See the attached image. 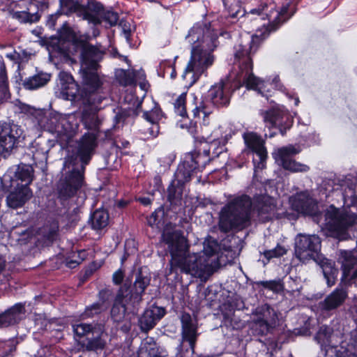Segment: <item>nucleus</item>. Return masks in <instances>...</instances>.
I'll return each mask as SVG.
<instances>
[{
    "instance_id": "obj_1",
    "label": "nucleus",
    "mask_w": 357,
    "mask_h": 357,
    "mask_svg": "<svg viewBox=\"0 0 357 357\" xmlns=\"http://www.w3.org/2000/svg\"><path fill=\"white\" fill-rule=\"evenodd\" d=\"M286 8L280 11L275 10L274 4H264L257 8L252 9L247 13V17L254 20L256 24L267 20L268 22L264 23L261 28H258L257 33L250 40H241L234 46V56L241 61L240 67L245 71L244 80L247 88L257 91L259 93L265 96L268 91V84L252 73V63L251 54H254L258 48L259 38H265L266 34L275 31L286 20L284 14L287 13Z\"/></svg>"
},
{
    "instance_id": "obj_2",
    "label": "nucleus",
    "mask_w": 357,
    "mask_h": 357,
    "mask_svg": "<svg viewBox=\"0 0 357 357\" xmlns=\"http://www.w3.org/2000/svg\"><path fill=\"white\" fill-rule=\"evenodd\" d=\"M257 212L259 219L266 222L272 218L275 212L274 199L268 195H260L254 198L243 195L230 200L219 213L218 226L221 231L229 232L232 230H242L250 225L251 208Z\"/></svg>"
},
{
    "instance_id": "obj_3",
    "label": "nucleus",
    "mask_w": 357,
    "mask_h": 357,
    "mask_svg": "<svg viewBox=\"0 0 357 357\" xmlns=\"http://www.w3.org/2000/svg\"><path fill=\"white\" fill-rule=\"evenodd\" d=\"M185 40L191 45V54L183 77L192 86L214 62L211 52L217 47V35L206 25L196 24Z\"/></svg>"
},
{
    "instance_id": "obj_4",
    "label": "nucleus",
    "mask_w": 357,
    "mask_h": 357,
    "mask_svg": "<svg viewBox=\"0 0 357 357\" xmlns=\"http://www.w3.org/2000/svg\"><path fill=\"white\" fill-rule=\"evenodd\" d=\"M162 242L167 245L171 255V268L195 278H206L210 275L211 267L197 253H190L189 244L183 231L176 229L171 224L167 225L162 231Z\"/></svg>"
},
{
    "instance_id": "obj_5",
    "label": "nucleus",
    "mask_w": 357,
    "mask_h": 357,
    "mask_svg": "<svg viewBox=\"0 0 357 357\" xmlns=\"http://www.w3.org/2000/svg\"><path fill=\"white\" fill-rule=\"evenodd\" d=\"M97 146V136L93 133H85L79 140L76 157L68 158L65 166L73 170L61 180L58 186L59 196L66 200L75 195L84 183L85 166L90 161Z\"/></svg>"
},
{
    "instance_id": "obj_6",
    "label": "nucleus",
    "mask_w": 357,
    "mask_h": 357,
    "mask_svg": "<svg viewBox=\"0 0 357 357\" xmlns=\"http://www.w3.org/2000/svg\"><path fill=\"white\" fill-rule=\"evenodd\" d=\"M80 52V74L86 90H99L102 82L97 73L99 62L102 59L105 50L100 46H94L86 41H78L76 47Z\"/></svg>"
},
{
    "instance_id": "obj_7",
    "label": "nucleus",
    "mask_w": 357,
    "mask_h": 357,
    "mask_svg": "<svg viewBox=\"0 0 357 357\" xmlns=\"http://www.w3.org/2000/svg\"><path fill=\"white\" fill-rule=\"evenodd\" d=\"M85 96L83 98V109L82 112V121L88 130L98 131L103 118L99 114L102 102L105 96L99 92V90L89 91L84 88Z\"/></svg>"
},
{
    "instance_id": "obj_8",
    "label": "nucleus",
    "mask_w": 357,
    "mask_h": 357,
    "mask_svg": "<svg viewBox=\"0 0 357 357\" xmlns=\"http://www.w3.org/2000/svg\"><path fill=\"white\" fill-rule=\"evenodd\" d=\"M324 224L328 230L342 234L349 228L357 229V215L331 205L325 211Z\"/></svg>"
},
{
    "instance_id": "obj_9",
    "label": "nucleus",
    "mask_w": 357,
    "mask_h": 357,
    "mask_svg": "<svg viewBox=\"0 0 357 357\" xmlns=\"http://www.w3.org/2000/svg\"><path fill=\"white\" fill-rule=\"evenodd\" d=\"M251 322L252 329L257 335H266L273 328L278 320V314L269 305L258 306L253 312Z\"/></svg>"
},
{
    "instance_id": "obj_10",
    "label": "nucleus",
    "mask_w": 357,
    "mask_h": 357,
    "mask_svg": "<svg viewBox=\"0 0 357 357\" xmlns=\"http://www.w3.org/2000/svg\"><path fill=\"white\" fill-rule=\"evenodd\" d=\"M320 248L321 241L317 235L299 234L295 238V255L303 263L314 259Z\"/></svg>"
},
{
    "instance_id": "obj_11",
    "label": "nucleus",
    "mask_w": 357,
    "mask_h": 357,
    "mask_svg": "<svg viewBox=\"0 0 357 357\" xmlns=\"http://www.w3.org/2000/svg\"><path fill=\"white\" fill-rule=\"evenodd\" d=\"M300 152L299 146L288 145L278 149L275 154V159L280 165L287 170L292 172H306L310 170V167L293 159V157Z\"/></svg>"
},
{
    "instance_id": "obj_12",
    "label": "nucleus",
    "mask_w": 357,
    "mask_h": 357,
    "mask_svg": "<svg viewBox=\"0 0 357 357\" xmlns=\"http://www.w3.org/2000/svg\"><path fill=\"white\" fill-rule=\"evenodd\" d=\"M181 337L182 342L177 348L176 357H184L185 352H188V349H183V342L187 341L189 343L192 354L195 353V347L198 336L197 326L190 314L183 313L181 317Z\"/></svg>"
},
{
    "instance_id": "obj_13",
    "label": "nucleus",
    "mask_w": 357,
    "mask_h": 357,
    "mask_svg": "<svg viewBox=\"0 0 357 357\" xmlns=\"http://www.w3.org/2000/svg\"><path fill=\"white\" fill-rule=\"evenodd\" d=\"M22 135V130L15 124L10 123H0V155L6 158L17 143Z\"/></svg>"
},
{
    "instance_id": "obj_14",
    "label": "nucleus",
    "mask_w": 357,
    "mask_h": 357,
    "mask_svg": "<svg viewBox=\"0 0 357 357\" xmlns=\"http://www.w3.org/2000/svg\"><path fill=\"white\" fill-rule=\"evenodd\" d=\"M150 280L151 278L148 274L140 270L136 275L133 289H130V287H127L126 284L119 289H123V293L127 295V300H132V307L135 305H139L142 300V294L149 285Z\"/></svg>"
},
{
    "instance_id": "obj_15",
    "label": "nucleus",
    "mask_w": 357,
    "mask_h": 357,
    "mask_svg": "<svg viewBox=\"0 0 357 357\" xmlns=\"http://www.w3.org/2000/svg\"><path fill=\"white\" fill-rule=\"evenodd\" d=\"M126 298L127 295L123 293V289H119L111 309V317L116 322L122 321L127 314H136L138 311L139 306L135 305L132 309V300Z\"/></svg>"
},
{
    "instance_id": "obj_16",
    "label": "nucleus",
    "mask_w": 357,
    "mask_h": 357,
    "mask_svg": "<svg viewBox=\"0 0 357 357\" xmlns=\"http://www.w3.org/2000/svg\"><path fill=\"white\" fill-rule=\"evenodd\" d=\"M204 167H200L197 162V158L192 153H189L185 156V160L178 165L174 174V180L177 181L178 185H184L190 181L193 174L197 172L202 171Z\"/></svg>"
},
{
    "instance_id": "obj_17",
    "label": "nucleus",
    "mask_w": 357,
    "mask_h": 357,
    "mask_svg": "<svg viewBox=\"0 0 357 357\" xmlns=\"http://www.w3.org/2000/svg\"><path fill=\"white\" fill-rule=\"evenodd\" d=\"M163 116L162 112L159 105L154 102L153 107L149 111H144L142 117L145 122L142 126L140 130L145 135L156 137L159 133V121Z\"/></svg>"
},
{
    "instance_id": "obj_18",
    "label": "nucleus",
    "mask_w": 357,
    "mask_h": 357,
    "mask_svg": "<svg viewBox=\"0 0 357 357\" xmlns=\"http://www.w3.org/2000/svg\"><path fill=\"white\" fill-rule=\"evenodd\" d=\"M57 86V96L63 100H73L79 92L78 84L72 75L66 72L59 73Z\"/></svg>"
},
{
    "instance_id": "obj_19",
    "label": "nucleus",
    "mask_w": 357,
    "mask_h": 357,
    "mask_svg": "<svg viewBox=\"0 0 357 357\" xmlns=\"http://www.w3.org/2000/svg\"><path fill=\"white\" fill-rule=\"evenodd\" d=\"M59 11L61 15H66L75 13L78 17H82L83 20H86L94 24L100 23L98 17L92 15L84 6L73 0H60Z\"/></svg>"
},
{
    "instance_id": "obj_20",
    "label": "nucleus",
    "mask_w": 357,
    "mask_h": 357,
    "mask_svg": "<svg viewBox=\"0 0 357 357\" xmlns=\"http://www.w3.org/2000/svg\"><path fill=\"white\" fill-rule=\"evenodd\" d=\"M225 141L222 139L213 138L211 142L207 144V148L204 147L202 153H195L197 158V162L200 167H206V165L213 158L218 157L223 151Z\"/></svg>"
},
{
    "instance_id": "obj_21",
    "label": "nucleus",
    "mask_w": 357,
    "mask_h": 357,
    "mask_svg": "<svg viewBox=\"0 0 357 357\" xmlns=\"http://www.w3.org/2000/svg\"><path fill=\"white\" fill-rule=\"evenodd\" d=\"M244 140L248 147H249L253 153H255L258 157L259 161L255 167L263 169L267 158V151L264 147L263 139L255 133L251 132L244 135Z\"/></svg>"
},
{
    "instance_id": "obj_22",
    "label": "nucleus",
    "mask_w": 357,
    "mask_h": 357,
    "mask_svg": "<svg viewBox=\"0 0 357 357\" xmlns=\"http://www.w3.org/2000/svg\"><path fill=\"white\" fill-rule=\"evenodd\" d=\"M209 106L223 107L229 105L230 101L229 91L225 88L223 82H220L209 89L208 92Z\"/></svg>"
},
{
    "instance_id": "obj_23",
    "label": "nucleus",
    "mask_w": 357,
    "mask_h": 357,
    "mask_svg": "<svg viewBox=\"0 0 357 357\" xmlns=\"http://www.w3.org/2000/svg\"><path fill=\"white\" fill-rule=\"evenodd\" d=\"M165 314V310L157 306H152L146 310L139 319V326L141 330L146 333L150 331Z\"/></svg>"
},
{
    "instance_id": "obj_24",
    "label": "nucleus",
    "mask_w": 357,
    "mask_h": 357,
    "mask_svg": "<svg viewBox=\"0 0 357 357\" xmlns=\"http://www.w3.org/2000/svg\"><path fill=\"white\" fill-rule=\"evenodd\" d=\"M31 197L30 188L18 183L15 189L8 195L7 204L10 208H17L22 206Z\"/></svg>"
},
{
    "instance_id": "obj_25",
    "label": "nucleus",
    "mask_w": 357,
    "mask_h": 357,
    "mask_svg": "<svg viewBox=\"0 0 357 357\" xmlns=\"http://www.w3.org/2000/svg\"><path fill=\"white\" fill-rule=\"evenodd\" d=\"M292 207L299 213L314 215L317 209L315 201L306 193H301L291 201Z\"/></svg>"
},
{
    "instance_id": "obj_26",
    "label": "nucleus",
    "mask_w": 357,
    "mask_h": 357,
    "mask_svg": "<svg viewBox=\"0 0 357 357\" xmlns=\"http://www.w3.org/2000/svg\"><path fill=\"white\" fill-rule=\"evenodd\" d=\"M137 357H169V356L167 351L159 347L152 337H146L141 343Z\"/></svg>"
},
{
    "instance_id": "obj_27",
    "label": "nucleus",
    "mask_w": 357,
    "mask_h": 357,
    "mask_svg": "<svg viewBox=\"0 0 357 357\" xmlns=\"http://www.w3.org/2000/svg\"><path fill=\"white\" fill-rule=\"evenodd\" d=\"M24 313V306L17 303L0 314V327H8L18 322Z\"/></svg>"
},
{
    "instance_id": "obj_28",
    "label": "nucleus",
    "mask_w": 357,
    "mask_h": 357,
    "mask_svg": "<svg viewBox=\"0 0 357 357\" xmlns=\"http://www.w3.org/2000/svg\"><path fill=\"white\" fill-rule=\"evenodd\" d=\"M347 296V292L342 288H337L328 295L320 303L321 308L329 311L337 308L342 305Z\"/></svg>"
},
{
    "instance_id": "obj_29",
    "label": "nucleus",
    "mask_w": 357,
    "mask_h": 357,
    "mask_svg": "<svg viewBox=\"0 0 357 357\" xmlns=\"http://www.w3.org/2000/svg\"><path fill=\"white\" fill-rule=\"evenodd\" d=\"M33 149L34 150L32 151V157L35 165L43 172L46 171L47 167V153L50 151L48 146L45 142H38Z\"/></svg>"
},
{
    "instance_id": "obj_30",
    "label": "nucleus",
    "mask_w": 357,
    "mask_h": 357,
    "mask_svg": "<svg viewBox=\"0 0 357 357\" xmlns=\"http://www.w3.org/2000/svg\"><path fill=\"white\" fill-rule=\"evenodd\" d=\"M338 262L341 264L342 275L345 273H351V270L357 263V250H340Z\"/></svg>"
},
{
    "instance_id": "obj_31",
    "label": "nucleus",
    "mask_w": 357,
    "mask_h": 357,
    "mask_svg": "<svg viewBox=\"0 0 357 357\" xmlns=\"http://www.w3.org/2000/svg\"><path fill=\"white\" fill-rule=\"evenodd\" d=\"M74 118L70 116L62 115L59 127H57V135L72 137L77 128V124L73 122Z\"/></svg>"
},
{
    "instance_id": "obj_32",
    "label": "nucleus",
    "mask_w": 357,
    "mask_h": 357,
    "mask_svg": "<svg viewBox=\"0 0 357 357\" xmlns=\"http://www.w3.org/2000/svg\"><path fill=\"white\" fill-rule=\"evenodd\" d=\"M50 79V74L41 73L28 78L23 85L26 89L33 90L45 86Z\"/></svg>"
},
{
    "instance_id": "obj_33",
    "label": "nucleus",
    "mask_w": 357,
    "mask_h": 357,
    "mask_svg": "<svg viewBox=\"0 0 357 357\" xmlns=\"http://www.w3.org/2000/svg\"><path fill=\"white\" fill-rule=\"evenodd\" d=\"M15 177L17 180L24 183L20 185H26L29 187V185L32 182L33 178V169L32 166L26 164H21L19 165L15 173Z\"/></svg>"
},
{
    "instance_id": "obj_34",
    "label": "nucleus",
    "mask_w": 357,
    "mask_h": 357,
    "mask_svg": "<svg viewBox=\"0 0 357 357\" xmlns=\"http://www.w3.org/2000/svg\"><path fill=\"white\" fill-rule=\"evenodd\" d=\"M91 226L93 229L99 230L108 225V213L102 209H98L94 211L91 218Z\"/></svg>"
},
{
    "instance_id": "obj_35",
    "label": "nucleus",
    "mask_w": 357,
    "mask_h": 357,
    "mask_svg": "<svg viewBox=\"0 0 357 357\" xmlns=\"http://www.w3.org/2000/svg\"><path fill=\"white\" fill-rule=\"evenodd\" d=\"M184 185H178L177 181L173 180L167 189V199L172 204H178L183 195Z\"/></svg>"
},
{
    "instance_id": "obj_36",
    "label": "nucleus",
    "mask_w": 357,
    "mask_h": 357,
    "mask_svg": "<svg viewBox=\"0 0 357 357\" xmlns=\"http://www.w3.org/2000/svg\"><path fill=\"white\" fill-rule=\"evenodd\" d=\"M285 111L278 108L266 111L264 113V120L270 127H278L280 128L281 117L284 116Z\"/></svg>"
},
{
    "instance_id": "obj_37",
    "label": "nucleus",
    "mask_w": 357,
    "mask_h": 357,
    "mask_svg": "<svg viewBox=\"0 0 357 357\" xmlns=\"http://www.w3.org/2000/svg\"><path fill=\"white\" fill-rule=\"evenodd\" d=\"M104 328L102 324L97 326V330L94 331V337L89 339L86 343V349L89 350L101 349L105 346V341L102 340L101 335Z\"/></svg>"
},
{
    "instance_id": "obj_38",
    "label": "nucleus",
    "mask_w": 357,
    "mask_h": 357,
    "mask_svg": "<svg viewBox=\"0 0 357 357\" xmlns=\"http://www.w3.org/2000/svg\"><path fill=\"white\" fill-rule=\"evenodd\" d=\"M62 114L51 112L45 117V121H42L43 126L50 132L57 134V127L60 123Z\"/></svg>"
},
{
    "instance_id": "obj_39",
    "label": "nucleus",
    "mask_w": 357,
    "mask_h": 357,
    "mask_svg": "<svg viewBox=\"0 0 357 357\" xmlns=\"http://www.w3.org/2000/svg\"><path fill=\"white\" fill-rule=\"evenodd\" d=\"M116 77L121 85H131L135 82V71L134 70L119 69L116 71Z\"/></svg>"
},
{
    "instance_id": "obj_40",
    "label": "nucleus",
    "mask_w": 357,
    "mask_h": 357,
    "mask_svg": "<svg viewBox=\"0 0 357 357\" xmlns=\"http://www.w3.org/2000/svg\"><path fill=\"white\" fill-rule=\"evenodd\" d=\"M99 324H96L94 325L79 323L73 325V331L76 335L81 337L87 335L90 333L94 335V331L97 330V326Z\"/></svg>"
},
{
    "instance_id": "obj_41",
    "label": "nucleus",
    "mask_w": 357,
    "mask_h": 357,
    "mask_svg": "<svg viewBox=\"0 0 357 357\" xmlns=\"http://www.w3.org/2000/svg\"><path fill=\"white\" fill-rule=\"evenodd\" d=\"M213 112L212 107L209 106L207 100H202L196 104L195 107L192 110L194 117H199L200 113L204 114V118L208 116Z\"/></svg>"
},
{
    "instance_id": "obj_42",
    "label": "nucleus",
    "mask_w": 357,
    "mask_h": 357,
    "mask_svg": "<svg viewBox=\"0 0 357 357\" xmlns=\"http://www.w3.org/2000/svg\"><path fill=\"white\" fill-rule=\"evenodd\" d=\"M331 334V329L329 327L323 326L320 327L314 338L321 346L327 345L330 343L329 338Z\"/></svg>"
},
{
    "instance_id": "obj_43",
    "label": "nucleus",
    "mask_w": 357,
    "mask_h": 357,
    "mask_svg": "<svg viewBox=\"0 0 357 357\" xmlns=\"http://www.w3.org/2000/svg\"><path fill=\"white\" fill-rule=\"evenodd\" d=\"M60 37L68 41L73 42V45L77 47V43L78 41H83L82 40H78L76 38L74 31L66 24H63L59 31Z\"/></svg>"
},
{
    "instance_id": "obj_44",
    "label": "nucleus",
    "mask_w": 357,
    "mask_h": 357,
    "mask_svg": "<svg viewBox=\"0 0 357 357\" xmlns=\"http://www.w3.org/2000/svg\"><path fill=\"white\" fill-rule=\"evenodd\" d=\"M185 101L186 93H183L176 99L174 103L175 112L182 117H185L187 116V112L185 109Z\"/></svg>"
},
{
    "instance_id": "obj_45",
    "label": "nucleus",
    "mask_w": 357,
    "mask_h": 357,
    "mask_svg": "<svg viewBox=\"0 0 357 357\" xmlns=\"http://www.w3.org/2000/svg\"><path fill=\"white\" fill-rule=\"evenodd\" d=\"M287 248L281 245H278L275 248L271 250H267L264 252V257L270 260L274 257H280L287 253Z\"/></svg>"
},
{
    "instance_id": "obj_46",
    "label": "nucleus",
    "mask_w": 357,
    "mask_h": 357,
    "mask_svg": "<svg viewBox=\"0 0 357 357\" xmlns=\"http://www.w3.org/2000/svg\"><path fill=\"white\" fill-rule=\"evenodd\" d=\"M261 284L264 288L271 290L275 293H279L284 289L283 283L280 280L262 281L261 282Z\"/></svg>"
},
{
    "instance_id": "obj_47",
    "label": "nucleus",
    "mask_w": 357,
    "mask_h": 357,
    "mask_svg": "<svg viewBox=\"0 0 357 357\" xmlns=\"http://www.w3.org/2000/svg\"><path fill=\"white\" fill-rule=\"evenodd\" d=\"M8 88V77L3 61H0V90L6 95Z\"/></svg>"
},
{
    "instance_id": "obj_48",
    "label": "nucleus",
    "mask_w": 357,
    "mask_h": 357,
    "mask_svg": "<svg viewBox=\"0 0 357 357\" xmlns=\"http://www.w3.org/2000/svg\"><path fill=\"white\" fill-rule=\"evenodd\" d=\"M13 17L18 19L22 22H35L39 20V16L36 14H30L27 12H16Z\"/></svg>"
},
{
    "instance_id": "obj_49",
    "label": "nucleus",
    "mask_w": 357,
    "mask_h": 357,
    "mask_svg": "<svg viewBox=\"0 0 357 357\" xmlns=\"http://www.w3.org/2000/svg\"><path fill=\"white\" fill-rule=\"evenodd\" d=\"M292 125V119L287 112H285L284 116L281 117L280 123V133L284 135L287 129H289Z\"/></svg>"
},
{
    "instance_id": "obj_50",
    "label": "nucleus",
    "mask_w": 357,
    "mask_h": 357,
    "mask_svg": "<svg viewBox=\"0 0 357 357\" xmlns=\"http://www.w3.org/2000/svg\"><path fill=\"white\" fill-rule=\"evenodd\" d=\"M142 107V103H137V107L135 109H129L128 111H123L122 112L118 113L116 116V121L117 123H120L121 121H123L126 116L131 115H138L139 110Z\"/></svg>"
},
{
    "instance_id": "obj_51",
    "label": "nucleus",
    "mask_w": 357,
    "mask_h": 357,
    "mask_svg": "<svg viewBox=\"0 0 357 357\" xmlns=\"http://www.w3.org/2000/svg\"><path fill=\"white\" fill-rule=\"evenodd\" d=\"M102 304L96 303L86 308L83 316L84 317H92L95 314H98L102 311Z\"/></svg>"
},
{
    "instance_id": "obj_52",
    "label": "nucleus",
    "mask_w": 357,
    "mask_h": 357,
    "mask_svg": "<svg viewBox=\"0 0 357 357\" xmlns=\"http://www.w3.org/2000/svg\"><path fill=\"white\" fill-rule=\"evenodd\" d=\"M101 18L107 22L110 26L116 25L119 20L118 14L112 11L105 12L100 19Z\"/></svg>"
},
{
    "instance_id": "obj_53",
    "label": "nucleus",
    "mask_w": 357,
    "mask_h": 357,
    "mask_svg": "<svg viewBox=\"0 0 357 357\" xmlns=\"http://www.w3.org/2000/svg\"><path fill=\"white\" fill-rule=\"evenodd\" d=\"M89 9L96 13V15H93L92 13H91V14L93 16L98 17L100 20L99 24H100L102 22V20L100 19V17L105 13L103 6L100 3H97V2L92 3L89 5Z\"/></svg>"
},
{
    "instance_id": "obj_54",
    "label": "nucleus",
    "mask_w": 357,
    "mask_h": 357,
    "mask_svg": "<svg viewBox=\"0 0 357 357\" xmlns=\"http://www.w3.org/2000/svg\"><path fill=\"white\" fill-rule=\"evenodd\" d=\"M323 273L327 281L328 286L331 287L334 285L335 283V274L337 273V271L335 269H331L330 271H328L326 268H324Z\"/></svg>"
},
{
    "instance_id": "obj_55",
    "label": "nucleus",
    "mask_w": 357,
    "mask_h": 357,
    "mask_svg": "<svg viewBox=\"0 0 357 357\" xmlns=\"http://www.w3.org/2000/svg\"><path fill=\"white\" fill-rule=\"evenodd\" d=\"M229 15L232 18H236L243 16L244 11L241 10V6L238 3H235L232 7L229 8Z\"/></svg>"
},
{
    "instance_id": "obj_56",
    "label": "nucleus",
    "mask_w": 357,
    "mask_h": 357,
    "mask_svg": "<svg viewBox=\"0 0 357 357\" xmlns=\"http://www.w3.org/2000/svg\"><path fill=\"white\" fill-rule=\"evenodd\" d=\"M342 278L345 280L351 281L357 279V262L356 265L351 270V273H345L342 275Z\"/></svg>"
},
{
    "instance_id": "obj_57",
    "label": "nucleus",
    "mask_w": 357,
    "mask_h": 357,
    "mask_svg": "<svg viewBox=\"0 0 357 357\" xmlns=\"http://www.w3.org/2000/svg\"><path fill=\"white\" fill-rule=\"evenodd\" d=\"M60 15H61V13H59V10L56 13H55L54 14L50 15L48 17V20L47 21V25L50 28H53L54 26V25H55L56 20L58 19V17Z\"/></svg>"
},
{
    "instance_id": "obj_58",
    "label": "nucleus",
    "mask_w": 357,
    "mask_h": 357,
    "mask_svg": "<svg viewBox=\"0 0 357 357\" xmlns=\"http://www.w3.org/2000/svg\"><path fill=\"white\" fill-rule=\"evenodd\" d=\"M123 279V273L121 270L116 271L112 277V280L114 284H119L121 283Z\"/></svg>"
},
{
    "instance_id": "obj_59",
    "label": "nucleus",
    "mask_w": 357,
    "mask_h": 357,
    "mask_svg": "<svg viewBox=\"0 0 357 357\" xmlns=\"http://www.w3.org/2000/svg\"><path fill=\"white\" fill-rule=\"evenodd\" d=\"M204 251L207 256H212L215 252V248L213 245H204Z\"/></svg>"
},
{
    "instance_id": "obj_60",
    "label": "nucleus",
    "mask_w": 357,
    "mask_h": 357,
    "mask_svg": "<svg viewBox=\"0 0 357 357\" xmlns=\"http://www.w3.org/2000/svg\"><path fill=\"white\" fill-rule=\"evenodd\" d=\"M84 261V258H81L78 260H68L67 261V266L68 267L73 268L76 267L77 265H79L82 261Z\"/></svg>"
},
{
    "instance_id": "obj_61",
    "label": "nucleus",
    "mask_w": 357,
    "mask_h": 357,
    "mask_svg": "<svg viewBox=\"0 0 357 357\" xmlns=\"http://www.w3.org/2000/svg\"><path fill=\"white\" fill-rule=\"evenodd\" d=\"M155 217H156L155 213H152V215L148 220L149 225H150L151 226H153L155 224V220H156Z\"/></svg>"
},
{
    "instance_id": "obj_62",
    "label": "nucleus",
    "mask_w": 357,
    "mask_h": 357,
    "mask_svg": "<svg viewBox=\"0 0 357 357\" xmlns=\"http://www.w3.org/2000/svg\"><path fill=\"white\" fill-rule=\"evenodd\" d=\"M174 158L173 156H169V157H168V158H167V160H165V167H169V166L171 165V163L173 162Z\"/></svg>"
},
{
    "instance_id": "obj_63",
    "label": "nucleus",
    "mask_w": 357,
    "mask_h": 357,
    "mask_svg": "<svg viewBox=\"0 0 357 357\" xmlns=\"http://www.w3.org/2000/svg\"><path fill=\"white\" fill-rule=\"evenodd\" d=\"M62 217L65 218V219L68 221H70V212L68 211H66L63 213H62Z\"/></svg>"
},
{
    "instance_id": "obj_64",
    "label": "nucleus",
    "mask_w": 357,
    "mask_h": 357,
    "mask_svg": "<svg viewBox=\"0 0 357 357\" xmlns=\"http://www.w3.org/2000/svg\"><path fill=\"white\" fill-rule=\"evenodd\" d=\"M139 200L141 203H142L144 205H149L151 203V201L149 198H141Z\"/></svg>"
}]
</instances>
